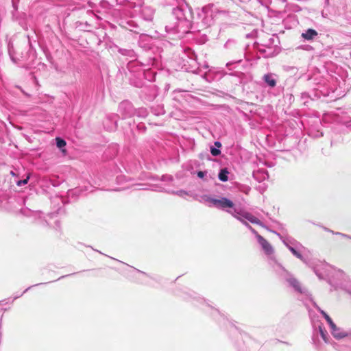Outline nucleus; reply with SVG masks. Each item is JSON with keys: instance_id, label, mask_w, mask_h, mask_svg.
Instances as JSON below:
<instances>
[{"instance_id": "3c124183", "label": "nucleus", "mask_w": 351, "mask_h": 351, "mask_svg": "<svg viewBox=\"0 0 351 351\" xmlns=\"http://www.w3.org/2000/svg\"><path fill=\"white\" fill-rule=\"evenodd\" d=\"M191 72L194 73H199L200 72V69L199 67L198 66L196 69L195 70H191Z\"/></svg>"}, {"instance_id": "0eeeda50", "label": "nucleus", "mask_w": 351, "mask_h": 351, "mask_svg": "<svg viewBox=\"0 0 351 351\" xmlns=\"http://www.w3.org/2000/svg\"><path fill=\"white\" fill-rule=\"evenodd\" d=\"M118 112L122 119H125L134 116L135 108L130 101L124 100L119 104Z\"/></svg>"}, {"instance_id": "c85d7f7f", "label": "nucleus", "mask_w": 351, "mask_h": 351, "mask_svg": "<svg viewBox=\"0 0 351 351\" xmlns=\"http://www.w3.org/2000/svg\"><path fill=\"white\" fill-rule=\"evenodd\" d=\"M56 142L57 147L60 149L63 148L66 145L65 140H64L63 138H62L60 137H56Z\"/></svg>"}, {"instance_id": "a18cd8bd", "label": "nucleus", "mask_w": 351, "mask_h": 351, "mask_svg": "<svg viewBox=\"0 0 351 351\" xmlns=\"http://www.w3.org/2000/svg\"><path fill=\"white\" fill-rule=\"evenodd\" d=\"M44 283H38V284H36L34 285H32V286H30L29 287H27L24 291H23V293L27 292L28 290H29L32 287H36V286H39V285H43Z\"/></svg>"}, {"instance_id": "393cba45", "label": "nucleus", "mask_w": 351, "mask_h": 351, "mask_svg": "<svg viewBox=\"0 0 351 351\" xmlns=\"http://www.w3.org/2000/svg\"><path fill=\"white\" fill-rule=\"evenodd\" d=\"M230 172L226 167L220 169L218 174V179L221 182H227L228 180V175Z\"/></svg>"}, {"instance_id": "aec40b11", "label": "nucleus", "mask_w": 351, "mask_h": 351, "mask_svg": "<svg viewBox=\"0 0 351 351\" xmlns=\"http://www.w3.org/2000/svg\"><path fill=\"white\" fill-rule=\"evenodd\" d=\"M8 54L10 56V59L15 64H19L21 62V56L18 57L16 56V53L15 51V49L14 47V45L12 43H9L8 46Z\"/></svg>"}, {"instance_id": "dca6fc26", "label": "nucleus", "mask_w": 351, "mask_h": 351, "mask_svg": "<svg viewBox=\"0 0 351 351\" xmlns=\"http://www.w3.org/2000/svg\"><path fill=\"white\" fill-rule=\"evenodd\" d=\"M257 241L267 255L270 256L273 254L274 248L265 238H263L262 236H258L257 237Z\"/></svg>"}, {"instance_id": "6e6d98bb", "label": "nucleus", "mask_w": 351, "mask_h": 351, "mask_svg": "<svg viewBox=\"0 0 351 351\" xmlns=\"http://www.w3.org/2000/svg\"><path fill=\"white\" fill-rule=\"evenodd\" d=\"M348 128H350L351 130V121L350 122H348ZM350 145H351V141H350Z\"/></svg>"}, {"instance_id": "9b49d317", "label": "nucleus", "mask_w": 351, "mask_h": 351, "mask_svg": "<svg viewBox=\"0 0 351 351\" xmlns=\"http://www.w3.org/2000/svg\"><path fill=\"white\" fill-rule=\"evenodd\" d=\"M274 43V38H270L268 40V43L266 44L261 45L263 48L259 47L258 51L259 52L265 57V58H269L273 56L274 52L272 51L271 45Z\"/></svg>"}, {"instance_id": "13d9d810", "label": "nucleus", "mask_w": 351, "mask_h": 351, "mask_svg": "<svg viewBox=\"0 0 351 351\" xmlns=\"http://www.w3.org/2000/svg\"><path fill=\"white\" fill-rule=\"evenodd\" d=\"M10 174L13 176H17L16 174L13 171H10Z\"/></svg>"}, {"instance_id": "c9c22d12", "label": "nucleus", "mask_w": 351, "mask_h": 351, "mask_svg": "<svg viewBox=\"0 0 351 351\" xmlns=\"http://www.w3.org/2000/svg\"><path fill=\"white\" fill-rule=\"evenodd\" d=\"M199 158L201 160H204V159H206V160H210V157L209 154L208 153H206V152L200 153L199 155Z\"/></svg>"}, {"instance_id": "a878e982", "label": "nucleus", "mask_w": 351, "mask_h": 351, "mask_svg": "<svg viewBox=\"0 0 351 351\" xmlns=\"http://www.w3.org/2000/svg\"><path fill=\"white\" fill-rule=\"evenodd\" d=\"M148 111L145 108H139L138 109L135 108V114L134 116H137L138 117L145 118L147 116Z\"/></svg>"}, {"instance_id": "6ab92c4d", "label": "nucleus", "mask_w": 351, "mask_h": 351, "mask_svg": "<svg viewBox=\"0 0 351 351\" xmlns=\"http://www.w3.org/2000/svg\"><path fill=\"white\" fill-rule=\"evenodd\" d=\"M313 327L315 328V330H316V328H317L318 332H319L320 336L322 337V338L323 339V340L326 343H328V332H327L326 330L325 329L323 324L321 323L320 322H318L317 324H314Z\"/></svg>"}, {"instance_id": "39448f33", "label": "nucleus", "mask_w": 351, "mask_h": 351, "mask_svg": "<svg viewBox=\"0 0 351 351\" xmlns=\"http://www.w3.org/2000/svg\"><path fill=\"white\" fill-rule=\"evenodd\" d=\"M120 25L123 27H124L131 32H133L135 34H140L141 36H140L139 44H141V42L144 40L146 41L151 40V37H149L148 35H147L145 34H143L142 32L143 29L140 27L138 24L132 19L122 20L121 21Z\"/></svg>"}, {"instance_id": "2eb2a0df", "label": "nucleus", "mask_w": 351, "mask_h": 351, "mask_svg": "<svg viewBox=\"0 0 351 351\" xmlns=\"http://www.w3.org/2000/svg\"><path fill=\"white\" fill-rule=\"evenodd\" d=\"M127 68L130 72L137 73L139 76L143 75L144 74V69H141V65L136 60V58H132V60L128 63Z\"/></svg>"}, {"instance_id": "58836bf2", "label": "nucleus", "mask_w": 351, "mask_h": 351, "mask_svg": "<svg viewBox=\"0 0 351 351\" xmlns=\"http://www.w3.org/2000/svg\"><path fill=\"white\" fill-rule=\"evenodd\" d=\"M175 193L180 197H184L186 195H189V193L184 190L178 191L175 192Z\"/></svg>"}, {"instance_id": "4468645a", "label": "nucleus", "mask_w": 351, "mask_h": 351, "mask_svg": "<svg viewBox=\"0 0 351 351\" xmlns=\"http://www.w3.org/2000/svg\"><path fill=\"white\" fill-rule=\"evenodd\" d=\"M127 68L130 72L137 73L139 76L143 75L144 74V69H141V65L136 60V58H132V60L128 63Z\"/></svg>"}, {"instance_id": "a211bd4d", "label": "nucleus", "mask_w": 351, "mask_h": 351, "mask_svg": "<svg viewBox=\"0 0 351 351\" xmlns=\"http://www.w3.org/2000/svg\"><path fill=\"white\" fill-rule=\"evenodd\" d=\"M252 176L253 178L258 182H261L269 178V174L267 173V171L265 169H261L257 171H254Z\"/></svg>"}, {"instance_id": "cd10ccee", "label": "nucleus", "mask_w": 351, "mask_h": 351, "mask_svg": "<svg viewBox=\"0 0 351 351\" xmlns=\"http://www.w3.org/2000/svg\"><path fill=\"white\" fill-rule=\"evenodd\" d=\"M315 97H319L316 93H313V94H311L308 92H303L301 93V99L303 100H306L307 99H313Z\"/></svg>"}, {"instance_id": "72a5a7b5", "label": "nucleus", "mask_w": 351, "mask_h": 351, "mask_svg": "<svg viewBox=\"0 0 351 351\" xmlns=\"http://www.w3.org/2000/svg\"><path fill=\"white\" fill-rule=\"evenodd\" d=\"M208 172L206 171H199L197 172V176L198 178L203 179L204 180H208L207 178H206L207 176Z\"/></svg>"}, {"instance_id": "4c0bfd02", "label": "nucleus", "mask_w": 351, "mask_h": 351, "mask_svg": "<svg viewBox=\"0 0 351 351\" xmlns=\"http://www.w3.org/2000/svg\"><path fill=\"white\" fill-rule=\"evenodd\" d=\"M326 320L329 325L330 329L335 328L336 324L333 322V321L332 320V319L330 317L328 318H327V319H326Z\"/></svg>"}, {"instance_id": "bf43d9fd", "label": "nucleus", "mask_w": 351, "mask_h": 351, "mask_svg": "<svg viewBox=\"0 0 351 351\" xmlns=\"http://www.w3.org/2000/svg\"><path fill=\"white\" fill-rule=\"evenodd\" d=\"M203 67H204V69H208L209 66H208V64H204L203 65Z\"/></svg>"}, {"instance_id": "052dcab7", "label": "nucleus", "mask_w": 351, "mask_h": 351, "mask_svg": "<svg viewBox=\"0 0 351 351\" xmlns=\"http://www.w3.org/2000/svg\"><path fill=\"white\" fill-rule=\"evenodd\" d=\"M316 308L321 313V311H322L319 306H316Z\"/></svg>"}, {"instance_id": "e2e57ef3", "label": "nucleus", "mask_w": 351, "mask_h": 351, "mask_svg": "<svg viewBox=\"0 0 351 351\" xmlns=\"http://www.w3.org/2000/svg\"><path fill=\"white\" fill-rule=\"evenodd\" d=\"M329 232H331L332 234H335V232H334L333 230H330V231Z\"/></svg>"}, {"instance_id": "69168bd1", "label": "nucleus", "mask_w": 351, "mask_h": 351, "mask_svg": "<svg viewBox=\"0 0 351 351\" xmlns=\"http://www.w3.org/2000/svg\"><path fill=\"white\" fill-rule=\"evenodd\" d=\"M153 111H155V112H158V110H154V108L152 109Z\"/></svg>"}, {"instance_id": "e433bc0d", "label": "nucleus", "mask_w": 351, "mask_h": 351, "mask_svg": "<svg viewBox=\"0 0 351 351\" xmlns=\"http://www.w3.org/2000/svg\"><path fill=\"white\" fill-rule=\"evenodd\" d=\"M299 48L302 49L305 51H308L314 50V48L311 45H303L300 46Z\"/></svg>"}, {"instance_id": "09e8293b", "label": "nucleus", "mask_w": 351, "mask_h": 351, "mask_svg": "<svg viewBox=\"0 0 351 351\" xmlns=\"http://www.w3.org/2000/svg\"><path fill=\"white\" fill-rule=\"evenodd\" d=\"M321 314L323 315V317L325 318V319H327L330 316L324 311H321Z\"/></svg>"}, {"instance_id": "ddd939ff", "label": "nucleus", "mask_w": 351, "mask_h": 351, "mask_svg": "<svg viewBox=\"0 0 351 351\" xmlns=\"http://www.w3.org/2000/svg\"><path fill=\"white\" fill-rule=\"evenodd\" d=\"M140 8V16L146 21H152L154 15V10L149 6L143 5Z\"/></svg>"}, {"instance_id": "423d86ee", "label": "nucleus", "mask_w": 351, "mask_h": 351, "mask_svg": "<svg viewBox=\"0 0 351 351\" xmlns=\"http://www.w3.org/2000/svg\"><path fill=\"white\" fill-rule=\"evenodd\" d=\"M224 47L226 49L239 53L240 58L239 60L226 63V67L229 68L231 65L240 63L242 61V57L243 56V47L238 44L236 40L228 39L224 44Z\"/></svg>"}, {"instance_id": "473e14b6", "label": "nucleus", "mask_w": 351, "mask_h": 351, "mask_svg": "<svg viewBox=\"0 0 351 351\" xmlns=\"http://www.w3.org/2000/svg\"><path fill=\"white\" fill-rule=\"evenodd\" d=\"M29 178V176H27L25 179L16 180L15 182L17 186H22L27 184Z\"/></svg>"}, {"instance_id": "864d4df0", "label": "nucleus", "mask_w": 351, "mask_h": 351, "mask_svg": "<svg viewBox=\"0 0 351 351\" xmlns=\"http://www.w3.org/2000/svg\"><path fill=\"white\" fill-rule=\"evenodd\" d=\"M322 228L325 231H327V232H330V229H328V228H326V227L322 226Z\"/></svg>"}, {"instance_id": "0e129e2a", "label": "nucleus", "mask_w": 351, "mask_h": 351, "mask_svg": "<svg viewBox=\"0 0 351 351\" xmlns=\"http://www.w3.org/2000/svg\"><path fill=\"white\" fill-rule=\"evenodd\" d=\"M219 12H222V13H226L227 12L226 11H219Z\"/></svg>"}, {"instance_id": "20e7f679", "label": "nucleus", "mask_w": 351, "mask_h": 351, "mask_svg": "<svg viewBox=\"0 0 351 351\" xmlns=\"http://www.w3.org/2000/svg\"><path fill=\"white\" fill-rule=\"evenodd\" d=\"M202 198L204 202L208 204L209 207H215L218 209L226 210L227 212L228 210H234V209H237V207H235L232 201L224 197H221L220 199H216L211 197L209 195H204Z\"/></svg>"}, {"instance_id": "c756f323", "label": "nucleus", "mask_w": 351, "mask_h": 351, "mask_svg": "<svg viewBox=\"0 0 351 351\" xmlns=\"http://www.w3.org/2000/svg\"><path fill=\"white\" fill-rule=\"evenodd\" d=\"M210 152L213 156H218L221 154V149L216 148L213 145H211L210 147Z\"/></svg>"}, {"instance_id": "f3484780", "label": "nucleus", "mask_w": 351, "mask_h": 351, "mask_svg": "<svg viewBox=\"0 0 351 351\" xmlns=\"http://www.w3.org/2000/svg\"><path fill=\"white\" fill-rule=\"evenodd\" d=\"M262 79L263 82L267 84V86H269V88H274L276 86V75L274 73H266L263 76Z\"/></svg>"}, {"instance_id": "7ed1b4c3", "label": "nucleus", "mask_w": 351, "mask_h": 351, "mask_svg": "<svg viewBox=\"0 0 351 351\" xmlns=\"http://www.w3.org/2000/svg\"><path fill=\"white\" fill-rule=\"evenodd\" d=\"M270 264L272 265L275 271L288 282L289 285L295 291L302 293L303 291L300 282L294 278L290 273H289L281 264L278 263L274 258L271 257Z\"/></svg>"}, {"instance_id": "603ef678", "label": "nucleus", "mask_w": 351, "mask_h": 351, "mask_svg": "<svg viewBox=\"0 0 351 351\" xmlns=\"http://www.w3.org/2000/svg\"><path fill=\"white\" fill-rule=\"evenodd\" d=\"M74 274H75V273L71 274V275H74ZM71 276V274H70V275H65V276H62L60 277L58 280H60V279L64 278H65V277H66V276Z\"/></svg>"}, {"instance_id": "680f3d73", "label": "nucleus", "mask_w": 351, "mask_h": 351, "mask_svg": "<svg viewBox=\"0 0 351 351\" xmlns=\"http://www.w3.org/2000/svg\"><path fill=\"white\" fill-rule=\"evenodd\" d=\"M54 215H55V214H54V213H51V214H49V216L51 218L53 217V216H54Z\"/></svg>"}, {"instance_id": "de8ad7c7", "label": "nucleus", "mask_w": 351, "mask_h": 351, "mask_svg": "<svg viewBox=\"0 0 351 351\" xmlns=\"http://www.w3.org/2000/svg\"><path fill=\"white\" fill-rule=\"evenodd\" d=\"M153 112L156 114V115H159V114H164V110L162 108H160V110L158 112H155V111H153Z\"/></svg>"}, {"instance_id": "9d476101", "label": "nucleus", "mask_w": 351, "mask_h": 351, "mask_svg": "<svg viewBox=\"0 0 351 351\" xmlns=\"http://www.w3.org/2000/svg\"><path fill=\"white\" fill-rule=\"evenodd\" d=\"M330 332L332 335L336 339H341L343 338H348L351 341V330H345L341 328L335 326V328H330Z\"/></svg>"}, {"instance_id": "c03bdc74", "label": "nucleus", "mask_w": 351, "mask_h": 351, "mask_svg": "<svg viewBox=\"0 0 351 351\" xmlns=\"http://www.w3.org/2000/svg\"><path fill=\"white\" fill-rule=\"evenodd\" d=\"M190 58L194 61H196V59H197V56L196 54L193 52V51H191V56H190Z\"/></svg>"}, {"instance_id": "4be33fe9", "label": "nucleus", "mask_w": 351, "mask_h": 351, "mask_svg": "<svg viewBox=\"0 0 351 351\" xmlns=\"http://www.w3.org/2000/svg\"><path fill=\"white\" fill-rule=\"evenodd\" d=\"M118 3H122L124 1L128 2V6L132 8H141L144 4V0H117Z\"/></svg>"}, {"instance_id": "338daca9", "label": "nucleus", "mask_w": 351, "mask_h": 351, "mask_svg": "<svg viewBox=\"0 0 351 351\" xmlns=\"http://www.w3.org/2000/svg\"><path fill=\"white\" fill-rule=\"evenodd\" d=\"M97 252H98L99 254H102L101 252L99 251V250H96Z\"/></svg>"}, {"instance_id": "79ce46f5", "label": "nucleus", "mask_w": 351, "mask_h": 351, "mask_svg": "<svg viewBox=\"0 0 351 351\" xmlns=\"http://www.w3.org/2000/svg\"><path fill=\"white\" fill-rule=\"evenodd\" d=\"M250 231L255 235L256 238L257 239V237L261 236L257 231L254 229L252 227H250Z\"/></svg>"}, {"instance_id": "bb28decb", "label": "nucleus", "mask_w": 351, "mask_h": 351, "mask_svg": "<svg viewBox=\"0 0 351 351\" xmlns=\"http://www.w3.org/2000/svg\"><path fill=\"white\" fill-rule=\"evenodd\" d=\"M308 134L313 138H319L323 136V132L318 130H316L314 128H311Z\"/></svg>"}, {"instance_id": "5701e85b", "label": "nucleus", "mask_w": 351, "mask_h": 351, "mask_svg": "<svg viewBox=\"0 0 351 351\" xmlns=\"http://www.w3.org/2000/svg\"><path fill=\"white\" fill-rule=\"evenodd\" d=\"M318 35V33L316 30L313 29H308L306 31L303 32L302 34V37L306 40H313Z\"/></svg>"}, {"instance_id": "f03ea898", "label": "nucleus", "mask_w": 351, "mask_h": 351, "mask_svg": "<svg viewBox=\"0 0 351 351\" xmlns=\"http://www.w3.org/2000/svg\"><path fill=\"white\" fill-rule=\"evenodd\" d=\"M269 231L276 234L293 255L302 261L308 267L311 268L319 278H323L322 274L317 269L316 261L312 258L311 253L309 250L291 237L282 236L275 230H269Z\"/></svg>"}, {"instance_id": "a19ab883", "label": "nucleus", "mask_w": 351, "mask_h": 351, "mask_svg": "<svg viewBox=\"0 0 351 351\" xmlns=\"http://www.w3.org/2000/svg\"><path fill=\"white\" fill-rule=\"evenodd\" d=\"M335 234L336 235H340L342 237L348 238V239H351V236L346 234H343V233H341V232H335Z\"/></svg>"}, {"instance_id": "7c9ffc66", "label": "nucleus", "mask_w": 351, "mask_h": 351, "mask_svg": "<svg viewBox=\"0 0 351 351\" xmlns=\"http://www.w3.org/2000/svg\"><path fill=\"white\" fill-rule=\"evenodd\" d=\"M76 25H77V27L82 28V29H87V28H90L92 27V25L87 21H86V22L79 21V22L76 23Z\"/></svg>"}, {"instance_id": "b1692460", "label": "nucleus", "mask_w": 351, "mask_h": 351, "mask_svg": "<svg viewBox=\"0 0 351 351\" xmlns=\"http://www.w3.org/2000/svg\"><path fill=\"white\" fill-rule=\"evenodd\" d=\"M118 52L124 56H128L130 58H136V53L135 51L133 50V49H123V48H119L118 49Z\"/></svg>"}, {"instance_id": "ea45409f", "label": "nucleus", "mask_w": 351, "mask_h": 351, "mask_svg": "<svg viewBox=\"0 0 351 351\" xmlns=\"http://www.w3.org/2000/svg\"><path fill=\"white\" fill-rule=\"evenodd\" d=\"M162 180L163 181H172L173 177L171 176H162Z\"/></svg>"}, {"instance_id": "f257e3e1", "label": "nucleus", "mask_w": 351, "mask_h": 351, "mask_svg": "<svg viewBox=\"0 0 351 351\" xmlns=\"http://www.w3.org/2000/svg\"><path fill=\"white\" fill-rule=\"evenodd\" d=\"M195 12L197 17L195 21L193 22V14L190 8L182 6L173 8L171 21L165 26L166 32L173 34H179L182 36L189 33L200 32L211 25L213 17L208 8H197Z\"/></svg>"}, {"instance_id": "49530a36", "label": "nucleus", "mask_w": 351, "mask_h": 351, "mask_svg": "<svg viewBox=\"0 0 351 351\" xmlns=\"http://www.w3.org/2000/svg\"><path fill=\"white\" fill-rule=\"evenodd\" d=\"M87 14H88V15H90V16H93V17H96V18L99 19V17H98L95 14H94V13H93V12L92 10H88V11H87Z\"/></svg>"}, {"instance_id": "1a4fd4ad", "label": "nucleus", "mask_w": 351, "mask_h": 351, "mask_svg": "<svg viewBox=\"0 0 351 351\" xmlns=\"http://www.w3.org/2000/svg\"><path fill=\"white\" fill-rule=\"evenodd\" d=\"M27 38L29 48L25 56H21V62H25V65L29 66L31 63H32L36 58V51L32 47L29 36H27Z\"/></svg>"}, {"instance_id": "37998d69", "label": "nucleus", "mask_w": 351, "mask_h": 351, "mask_svg": "<svg viewBox=\"0 0 351 351\" xmlns=\"http://www.w3.org/2000/svg\"><path fill=\"white\" fill-rule=\"evenodd\" d=\"M221 146H222V145H221V142H219V141H215L214 147H215L216 148H218V149H220Z\"/></svg>"}, {"instance_id": "f8f14e48", "label": "nucleus", "mask_w": 351, "mask_h": 351, "mask_svg": "<svg viewBox=\"0 0 351 351\" xmlns=\"http://www.w3.org/2000/svg\"><path fill=\"white\" fill-rule=\"evenodd\" d=\"M140 97L147 101L153 100L156 97L154 89L150 86H143L140 92Z\"/></svg>"}, {"instance_id": "5fc2aeb1", "label": "nucleus", "mask_w": 351, "mask_h": 351, "mask_svg": "<svg viewBox=\"0 0 351 351\" xmlns=\"http://www.w3.org/2000/svg\"><path fill=\"white\" fill-rule=\"evenodd\" d=\"M56 226H57V228H60V222H59L58 221H56Z\"/></svg>"}, {"instance_id": "2f4dec72", "label": "nucleus", "mask_w": 351, "mask_h": 351, "mask_svg": "<svg viewBox=\"0 0 351 351\" xmlns=\"http://www.w3.org/2000/svg\"><path fill=\"white\" fill-rule=\"evenodd\" d=\"M211 70L210 69L208 72H206L203 75V78L208 82H211L213 81V77H211L210 74Z\"/></svg>"}, {"instance_id": "8fccbe9b", "label": "nucleus", "mask_w": 351, "mask_h": 351, "mask_svg": "<svg viewBox=\"0 0 351 351\" xmlns=\"http://www.w3.org/2000/svg\"><path fill=\"white\" fill-rule=\"evenodd\" d=\"M321 314L323 315V317L325 318V319H327L330 316L324 311H321Z\"/></svg>"}, {"instance_id": "f704fd0d", "label": "nucleus", "mask_w": 351, "mask_h": 351, "mask_svg": "<svg viewBox=\"0 0 351 351\" xmlns=\"http://www.w3.org/2000/svg\"><path fill=\"white\" fill-rule=\"evenodd\" d=\"M234 218L237 219L239 221H240L244 226H245L247 228L250 229V227H252L246 221L245 219H243L240 215H237V217H234Z\"/></svg>"}, {"instance_id": "6e6552de", "label": "nucleus", "mask_w": 351, "mask_h": 351, "mask_svg": "<svg viewBox=\"0 0 351 351\" xmlns=\"http://www.w3.org/2000/svg\"><path fill=\"white\" fill-rule=\"evenodd\" d=\"M228 213L232 215L233 217H237V215H240L243 219L249 221L250 222L258 224L261 226H264L261 221L250 213L245 211L240 208H237V209H234V210H228Z\"/></svg>"}, {"instance_id": "4d7b16f0", "label": "nucleus", "mask_w": 351, "mask_h": 351, "mask_svg": "<svg viewBox=\"0 0 351 351\" xmlns=\"http://www.w3.org/2000/svg\"><path fill=\"white\" fill-rule=\"evenodd\" d=\"M136 270L138 272H139V273H141V274H144V275H147V274H146V273H145V272H143V271H141V270H139V269H136Z\"/></svg>"}, {"instance_id": "412c9836", "label": "nucleus", "mask_w": 351, "mask_h": 351, "mask_svg": "<svg viewBox=\"0 0 351 351\" xmlns=\"http://www.w3.org/2000/svg\"><path fill=\"white\" fill-rule=\"evenodd\" d=\"M143 75H138L137 73L134 74L133 77L130 78V84L137 88H142L144 86V82L142 80Z\"/></svg>"}]
</instances>
